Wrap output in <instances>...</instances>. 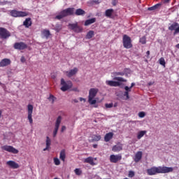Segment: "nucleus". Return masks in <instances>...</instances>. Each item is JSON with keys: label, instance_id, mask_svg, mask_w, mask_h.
Here are the masks:
<instances>
[{"label": "nucleus", "instance_id": "obj_1", "mask_svg": "<svg viewBox=\"0 0 179 179\" xmlns=\"http://www.w3.org/2000/svg\"><path fill=\"white\" fill-rule=\"evenodd\" d=\"M174 171V169L172 167L167 166H153L150 169H147V174L148 176H155L159 173H169Z\"/></svg>", "mask_w": 179, "mask_h": 179}, {"label": "nucleus", "instance_id": "obj_2", "mask_svg": "<svg viewBox=\"0 0 179 179\" xmlns=\"http://www.w3.org/2000/svg\"><path fill=\"white\" fill-rule=\"evenodd\" d=\"M75 13V8H67L66 9L62 10L59 15L55 16V19L58 20H61L62 19L68 16L73 15Z\"/></svg>", "mask_w": 179, "mask_h": 179}, {"label": "nucleus", "instance_id": "obj_3", "mask_svg": "<svg viewBox=\"0 0 179 179\" xmlns=\"http://www.w3.org/2000/svg\"><path fill=\"white\" fill-rule=\"evenodd\" d=\"M113 80H117V81L107 80V81H106V84L110 87H120L122 85L121 83H120V82H123V83L127 82V79H125L122 77H120V76L114 77Z\"/></svg>", "mask_w": 179, "mask_h": 179}, {"label": "nucleus", "instance_id": "obj_4", "mask_svg": "<svg viewBox=\"0 0 179 179\" xmlns=\"http://www.w3.org/2000/svg\"><path fill=\"white\" fill-rule=\"evenodd\" d=\"M99 92L98 88H90L89 91L88 103L90 105H94L96 103V99H94Z\"/></svg>", "mask_w": 179, "mask_h": 179}, {"label": "nucleus", "instance_id": "obj_5", "mask_svg": "<svg viewBox=\"0 0 179 179\" xmlns=\"http://www.w3.org/2000/svg\"><path fill=\"white\" fill-rule=\"evenodd\" d=\"M123 47L126 49H131L133 48L131 38L127 34H124L122 37Z\"/></svg>", "mask_w": 179, "mask_h": 179}, {"label": "nucleus", "instance_id": "obj_6", "mask_svg": "<svg viewBox=\"0 0 179 179\" xmlns=\"http://www.w3.org/2000/svg\"><path fill=\"white\" fill-rule=\"evenodd\" d=\"M60 85H62L60 90L62 92H66L73 87L72 81H65L64 78H61Z\"/></svg>", "mask_w": 179, "mask_h": 179}, {"label": "nucleus", "instance_id": "obj_7", "mask_svg": "<svg viewBox=\"0 0 179 179\" xmlns=\"http://www.w3.org/2000/svg\"><path fill=\"white\" fill-rule=\"evenodd\" d=\"M10 15L11 17L17 18V17H24L29 15V13L26 11L17 10H11L10 11Z\"/></svg>", "mask_w": 179, "mask_h": 179}, {"label": "nucleus", "instance_id": "obj_8", "mask_svg": "<svg viewBox=\"0 0 179 179\" xmlns=\"http://www.w3.org/2000/svg\"><path fill=\"white\" fill-rule=\"evenodd\" d=\"M69 27L70 29L73 30L76 33H81L83 30V27L78 25V22L76 23H69Z\"/></svg>", "mask_w": 179, "mask_h": 179}, {"label": "nucleus", "instance_id": "obj_9", "mask_svg": "<svg viewBox=\"0 0 179 179\" xmlns=\"http://www.w3.org/2000/svg\"><path fill=\"white\" fill-rule=\"evenodd\" d=\"M34 110L33 105H27V119L30 124H33L32 114Z\"/></svg>", "mask_w": 179, "mask_h": 179}, {"label": "nucleus", "instance_id": "obj_10", "mask_svg": "<svg viewBox=\"0 0 179 179\" xmlns=\"http://www.w3.org/2000/svg\"><path fill=\"white\" fill-rule=\"evenodd\" d=\"M62 121V116H59L58 117H57L55 124V129H54V131H53V137H56V136L58 133V131H59V129Z\"/></svg>", "mask_w": 179, "mask_h": 179}, {"label": "nucleus", "instance_id": "obj_11", "mask_svg": "<svg viewBox=\"0 0 179 179\" xmlns=\"http://www.w3.org/2000/svg\"><path fill=\"white\" fill-rule=\"evenodd\" d=\"M169 30L171 31H174L173 35L179 34V24L177 22H174L169 27Z\"/></svg>", "mask_w": 179, "mask_h": 179}, {"label": "nucleus", "instance_id": "obj_12", "mask_svg": "<svg viewBox=\"0 0 179 179\" xmlns=\"http://www.w3.org/2000/svg\"><path fill=\"white\" fill-rule=\"evenodd\" d=\"M15 50H23L27 48V45L24 42H16L13 45Z\"/></svg>", "mask_w": 179, "mask_h": 179}, {"label": "nucleus", "instance_id": "obj_13", "mask_svg": "<svg viewBox=\"0 0 179 179\" xmlns=\"http://www.w3.org/2000/svg\"><path fill=\"white\" fill-rule=\"evenodd\" d=\"M1 149L4 151H7L8 152L13 153L14 155L19 153V150H16L13 146L4 145V146L1 147Z\"/></svg>", "mask_w": 179, "mask_h": 179}, {"label": "nucleus", "instance_id": "obj_14", "mask_svg": "<svg viewBox=\"0 0 179 179\" xmlns=\"http://www.w3.org/2000/svg\"><path fill=\"white\" fill-rule=\"evenodd\" d=\"M0 36L2 39H6L10 36V33L6 29L0 27Z\"/></svg>", "mask_w": 179, "mask_h": 179}, {"label": "nucleus", "instance_id": "obj_15", "mask_svg": "<svg viewBox=\"0 0 179 179\" xmlns=\"http://www.w3.org/2000/svg\"><path fill=\"white\" fill-rule=\"evenodd\" d=\"M109 159L111 163L117 164V162H119L122 159V156L121 155H111L110 156Z\"/></svg>", "mask_w": 179, "mask_h": 179}, {"label": "nucleus", "instance_id": "obj_16", "mask_svg": "<svg viewBox=\"0 0 179 179\" xmlns=\"http://www.w3.org/2000/svg\"><path fill=\"white\" fill-rule=\"evenodd\" d=\"M78 72V69L77 67H74L72 69H70L69 71H66V75L68 78H71L74 76H76Z\"/></svg>", "mask_w": 179, "mask_h": 179}, {"label": "nucleus", "instance_id": "obj_17", "mask_svg": "<svg viewBox=\"0 0 179 179\" xmlns=\"http://www.w3.org/2000/svg\"><path fill=\"white\" fill-rule=\"evenodd\" d=\"M11 64V60L9 58H3L0 61V67H6Z\"/></svg>", "mask_w": 179, "mask_h": 179}, {"label": "nucleus", "instance_id": "obj_18", "mask_svg": "<svg viewBox=\"0 0 179 179\" xmlns=\"http://www.w3.org/2000/svg\"><path fill=\"white\" fill-rule=\"evenodd\" d=\"M114 14V9L113 8H109L106 10L105 11V16L106 17H108L110 19H114L115 16L113 15Z\"/></svg>", "mask_w": 179, "mask_h": 179}, {"label": "nucleus", "instance_id": "obj_19", "mask_svg": "<svg viewBox=\"0 0 179 179\" xmlns=\"http://www.w3.org/2000/svg\"><path fill=\"white\" fill-rule=\"evenodd\" d=\"M6 165H8L10 168L13 169L20 168V165L17 163L15 162L14 161H8L6 162Z\"/></svg>", "mask_w": 179, "mask_h": 179}, {"label": "nucleus", "instance_id": "obj_20", "mask_svg": "<svg viewBox=\"0 0 179 179\" xmlns=\"http://www.w3.org/2000/svg\"><path fill=\"white\" fill-rule=\"evenodd\" d=\"M32 25V21L31 17H27L23 21V26H24L25 28H29Z\"/></svg>", "mask_w": 179, "mask_h": 179}, {"label": "nucleus", "instance_id": "obj_21", "mask_svg": "<svg viewBox=\"0 0 179 179\" xmlns=\"http://www.w3.org/2000/svg\"><path fill=\"white\" fill-rule=\"evenodd\" d=\"M142 158H143V152L138 151L135 155L134 160L136 163H137V162H139L142 159Z\"/></svg>", "mask_w": 179, "mask_h": 179}, {"label": "nucleus", "instance_id": "obj_22", "mask_svg": "<svg viewBox=\"0 0 179 179\" xmlns=\"http://www.w3.org/2000/svg\"><path fill=\"white\" fill-rule=\"evenodd\" d=\"M162 6V3H156L155 5L151 6V7H148V10L149 11H154L158 9H160V8Z\"/></svg>", "mask_w": 179, "mask_h": 179}, {"label": "nucleus", "instance_id": "obj_23", "mask_svg": "<svg viewBox=\"0 0 179 179\" xmlns=\"http://www.w3.org/2000/svg\"><path fill=\"white\" fill-rule=\"evenodd\" d=\"M96 22V17H92V18H91V19L86 20L85 21L84 25H85V27H87V26H89V25H91V24L95 23Z\"/></svg>", "mask_w": 179, "mask_h": 179}, {"label": "nucleus", "instance_id": "obj_24", "mask_svg": "<svg viewBox=\"0 0 179 179\" xmlns=\"http://www.w3.org/2000/svg\"><path fill=\"white\" fill-rule=\"evenodd\" d=\"M122 150H123V145L122 144L115 145L112 148V151H113L114 152H119Z\"/></svg>", "mask_w": 179, "mask_h": 179}, {"label": "nucleus", "instance_id": "obj_25", "mask_svg": "<svg viewBox=\"0 0 179 179\" xmlns=\"http://www.w3.org/2000/svg\"><path fill=\"white\" fill-rule=\"evenodd\" d=\"M114 134L112 132L108 133L104 136V141L109 142L113 138Z\"/></svg>", "mask_w": 179, "mask_h": 179}, {"label": "nucleus", "instance_id": "obj_26", "mask_svg": "<svg viewBox=\"0 0 179 179\" xmlns=\"http://www.w3.org/2000/svg\"><path fill=\"white\" fill-rule=\"evenodd\" d=\"M84 163H88L91 166H94L95 165V163L94 162V158L92 157H89L85 159Z\"/></svg>", "mask_w": 179, "mask_h": 179}, {"label": "nucleus", "instance_id": "obj_27", "mask_svg": "<svg viewBox=\"0 0 179 179\" xmlns=\"http://www.w3.org/2000/svg\"><path fill=\"white\" fill-rule=\"evenodd\" d=\"M86 12L82 8H78L76 10L75 15L77 16L84 15H85Z\"/></svg>", "mask_w": 179, "mask_h": 179}, {"label": "nucleus", "instance_id": "obj_28", "mask_svg": "<svg viewBox=\"0 0 179 179\" xmlns=\"http://www.w3.org/2000/svg\"><path fill=\"white\" fill-rule=\"evenodd\" d=\"M94 31H93V30H90L87 33V34H86V36H85V38H86V39H91V38H92L94 36Z\"/></svg>", "mask_w": 179, "mask_h": 179}, {"label": "nucleus", "instance_id": "obj_29", "mask_svg": "<svg viewBox=\"0 0 179 179\" xmlns=\"http://www.w3.org/2000/svg\"><path fill=\"white\" fill-rule=\"evenodd\" d=\"M124 90L126 91L124 92V96L127 97V99H129V92H131V90H130L129 87H124Z\"/></svg>", "mask_w": 179, "mask_h": 179}, {"label": "nucleus", "instance_id": "obj_30", "mask_svg": "<svg viewBox=\"0 0 179 179\" xmlns=\"http://www.w3.org/2000/svg\"><path fill=\"white\" fill-rule=\"evenodd\" d=\"M59 159H60L62 162H65V159H66V151H65V150H62L60 152V154H59Z\"/></svg>", "mask_w": 179, "mask_h": 179}, {"label": "nucleus", "instance_id": "obj_31", "mask_svg": "<svg viewBox=\"0 0 179 179\" xmlns=\"http://www.w3.org/2000/svg\"><path fill=\"white\" fill-rule=\"evenodd\" d=\"M42 34L45 38H48L51 35L50 31L48 29H43Z\"/></svg>", "mask_w": 179, "mask_h": 179}, {"label": "nucleus", "instance_id": "obj_32", "mask_svg": "<svg viewBox=\"0 0 179 179\" xmlns=\"http://www.w3.org/2000/svg\"><path fill=\"white\" fill-rule=\"evenodd\" d=\"M146 134L147 131H139L137 134V139L141 140Z\"/></svg>", "mask_w": 179, "mask_h": 179}, {"label": "nucleus", "instance_id": "obj_33", "mask_svg": "<svg viewBox=\"0 0 179 179\" xmlns=\"http://www.w3.org/2000/svg\"><path fill=\"white\" fill-rule=\"evenodd\" d=\"M54 29H55V31L57 33L60 32L61 30L62 29V24H56Z\"/></svg>", "mask_w": 179, "mask_h": 179}, {"label": "nucleus", "instance_id": "obj_34", "mask_svg": "<svg viewBox=\"0 0 179 179\" xmlns=\"http://www.w3.org/2000/svg\"><path fill=\"white\" fill-rule=\"evenodd\" d=\"M101 139V136L100 135L99 136H93L92 137V140H91V142H98Z\"/></svg>", "mask_w": 179, "mask_h": 179}, {"label": "nucleus", "instance_id": "obj_35", "mask_svg": "<svg viewBox=\"0 0 179 179\" xmlns=\"http://www.w3.org/2000/svg\"><path fill=\"white\" fill-rule=\"evenodd\" d=\"M139 43H141L142 45L146 44V43H147V41H146V36H143L141 38H140Z\"/></svg>", "mask_w": 179, "mask_h": 179}, {"label": "nucleus", "instance_id": "obj_36", "mask_svg": "<svg viewBox=\"0 0 179 179\" xmlns=\"http://www.w3.org/2000/svg\"><path fill=\"white\" fill-rule=\"evenodd\" d=\"M48 99L51 102L52 104H54L55 100H57V98H55L54 95H50Z\"/></svg>", "mask_w": 179, "mask_h": 179}, {"label": "nucleus", "instance_id": "obj_37", "mask_svg": "<svg viewBox=\"0 0 179 179\" xmlns=\"http://www.w3.org/2000/svg\"><path fill=\"white\" fill-rule=\"evenodd\" d=\"M159 64H160L162 66L166 67V60H165L164 57H161V58L159 59Z\"/></svg>", "mask_w": 179, "mask_h": 179}, {"label": "nucleus", "instance_id": "obj_38", "mask_svg": "<svg viewBox=\"0 0 179 179\" xmlns=\"http://www.w3.org/2000/svg\"><path fill=\"white\" fill-rule=\"evenodd\" d=\"M45 145L47 148H50L51 145V140L48 136L46 137Z\"/></svg>", "mask_w": 179, "mask_h": 179}, {"label": "nucleus", "instance_id": "obj_39", "mask_svg": "<svg viewBox=\"0 0 179 179\" xmlns=\"http://www.w3.org/2000/svg\"><path fill=\"white\" fill-rule=\"evenodd\" d=\"M74 173H75V174L77 175V176H80V175H82L83 171H81L80 169H76L74 170Z\"/></svg>", "mask_w": 179, "mask_h": 179}, {"label": "nucleus", "instance_id": "obj_40", "mask_svg": "<svg viewBox=\"0 0 179 179\" xmlns=\"http://www.w3.org/2000/svg\"><path fill=\"white\" fill-rule=\"evenodd\" d=\"M135 176V172L133 171H129V173H128V177L129 178H134Z\"/></svg>", "mask_w": 179, "mask_h": 179}, {"label": "nucleus", "instance_id": "obj_41", "mask_svg": "<svg viewBox=\"0 0 179 179\" xmlns=\"http://www.w3.org/2000/svg\"><path fill=\"white\" fill-rule=\"evenodd\" d=\"M124 75H125L124 72H115L114 73V76H124Z\"/></svg>", "mask_w": 179, "mask_h": 179}, {"label": "nucleus", "instance_id": "obj_42", "mask_svg": "<svg viewBox=\"0 0 179 179\" xmlns=\"http://www.w3.org/2000/svg\"><path fill=\"white\" fill-rule=\"evenodd\" d=\"M54 163L55 165L59 166L60 164V161L57 158H54Z\"/></svg>", "mask_w": 179, "mask_h": 179}, {"label": "nucleus", "instance_id": "obj_43", "mask_svg": "<svg viewBox=\"0 0 179 179\" xmlns=\"http://www.w3.org/2000/svg\"><path fill=\"white\" fill-rule=\"evenodd\" d=\"M138 117L140 118H143L145 117V112H139Z\"/></svg>", "mask_w": 179, "mask_h": 179}, {"label": "nucleus", "instance_id": "obj_44", "mask_svg": "<svg viewBox=\"0 0 179 179\" xmlns=\"http://www.w3.org/2000/svg\"><path fill=\"white\" fill-rule=\"evenodd\" d=\"M171 0H163L161 2H159L160 3H162V6L163 4H167L171 2Z\"/></svg>", "mask_w": 179, "mask_h": 179}, {"label": "nucleus", "instance_id": "obj_45", "mask_svg": "<svg viewBox=\"0 0 179 179\" xmlns=\"http://www.w3.org/2000/svg\"><path fill=\"white\" fill-rule=\"evenodd\" d=\"M105 107L106 108H111L113 107V103H106L105 104Z\"/></svg>", "mask_w": 179, "mask_h": 179}, {"label": "nucleus", "instance_id": "obj_46", "mask_svg": "<svg viewBox=\"0 0 179 179\" xmlns=\"http://www.w3.org/2000/svg\"><path fill=\"white\" fill-rule=\"evenodd\" d=\"M117 3H118L117 0H113V1H112V5H113V6H116L117 4Z\"/></svg>", "mask_w": 179, "mask_h": 179}, {"label": "nucleus", "instance_id": "obj_47", "mask_svg": "<svg viewBox=\"0 0 179 179\" xmlns=\"http://www.w3.org/2000/svg\"><path fill=\"white\" fill-rule=\"evenodd\" d=\"M20 62L22 63H24L26 62V59H25V57L24 56H22L21 58H20Z\"/></svg>", "mask_w": 179, "mask_h": 179}, {"label": "nucleus", "instance_id": "obj_48", "mask_svg": "<svg viewBox=\"0 0 179 179\" xmlns=\"http://www.w3.org/2000/svg\"><path fill=\"white\" fill-rule=\"evenodd\" d=\"M136 85L135 83H131V86L129 87V90H131V89Z\"/></svg>", "mask_w": 179, "mask_h": 179}, {"label": "nucleus", "instance_id": "obj_49", "mask_svg": "<svg viewBox=\"0 0 179 179\" xmlns=\"http://www.w3.org/2000/svg\"><path fill=\"white\" fill-rule=\"evenodd\" d=\"M66 126H62L61 129V132L63 133L64 131H66Z\"/></svg>", "mask_w": 179, "mask_h": 179}, {"label": "nucleus", "instance_id": "obj_50", "mask_svg": "<svg viewBox=\"0 0 179 179\" xmlns=\"http://www.w3.org/2000/svg\"><path fill=\"white\" fill-rule=\"evenodd\" d=\"M146 55H147V57L149 58V56L150 55V50H148L146 52Z\"/></svg>", "mask_w": 179, "mask_h": 179}, {"label": "nucleus", "instance_id": "obj_51", "mask_svg": "<svg viewBox=\"0 0 179 179\" xmlns=\"http://www.w3.org/2000/svg\"><path fill=\"white\" fill-rule=\"evenodd\" d=\"M72 91H73V92H80L79 90H78V88H73V89H72Z\"/></svg>", "mask_w": 179, "mask_h": 179}, {"label": "nucleus", "instance_id": "obj_52", "mask_svg": "<svg viewBox=\"0 0 179 179\" xmlns=\"http://www.w3.org/2000/svg\"><path fill=\"white\" fill-rule=\"evenodd\" d=\"M155 84V83H152V81H150V83H148V86H152Z\"/></svg>", "mask_w": 179, "mask_h": 179}, {"label": "nucleus", "instance_id": "obj_53", "mask_svg": "<svg viewBox=\"0 0 179 179\" xmlns=\"http://www.w3.org/2000/svg\"><path fill=\"white\" fill-rule=\"evenodd\" d=\"M80 101H86V99H85V98H79Z\"/></svg>", "mask_w": 179, "mask_h": 179}, {"label": "nucleus", "instance_id": "obj_54", "mask_svg": "<svg viewBox=\"0 0 179 179\" xmlns=\"http://www.w3.org/2000/svg\"><path fill=\"white\" fill-rule=\"evenodd\" d=\"M93 2L95 3H99V0H93Z\"/></svg>", "mask_w": 179, "mask_h": 179}, {"label": "nucleus", "instance_id": "obj_55", "mask_svg": "<svg viewBox=\"0 0 179 179\" xmlns=\"http://www.w3.org/2000/svg\"><path fill=\"white\" fill-rule=\"evenodd\" d=\"M73 102L74 103H78V99H73Z\"/></svg>", "mask_w": 179, "mask_h": 179}, {"label": "nucleus", "instance_id": "obj_56", "mask_svg": "<svg viewBox=\"0 0 179 179\" xmlns=\"http://www.w3.org/2000/svg\"><path fill=\"white\" fill-rule=\"evenodd\" d=\"M94 148H97V147H98V145H93V146H92Z\"/></svg>", "mask_w": 179, "mask_h": 179}, {"label": "nucleus", "instance_id": "obj_57", "mask_svg": "<svg viewBox=\"0 0 179 179\" xmlns=\"http://www.w3.org/2000/svg\"><path fill=\"white\" fill-rule=\"evenodd\" d=\"M50 148H48V146H46V148L45 149H43V151H46L49 149Z\"/></svg>", "mask_w": 179, "mask_h": 179}, {"label": "nucleus", "instance_id": "obj_58", "mask_svg": "<svg viewBox=\"0 0 179 179\" xmlns=\"http://www.w3.org/2000/svg\"><path fill=\"white\" fill-rule=\"evenodd\" d=\"M176 48H178V49H179V43H178V44L176 45Z\"/></svg>", "mask_w": 179, "mask_h": 179}, {"label": "nucleus", "instance_id": "obj_59", "mask_svg": "<svg viewBox=\"0 0 179 179\" xmlns=\"http://www.w3.org/2000/svg\"><path fill=\"white\" fill-rule=\"evenodd\" d=\"M1 115H2V111L0 110V118L1 117Z\"/></svg>", "mask_w": 179, "mask_h": 179}, {"label": "nucleus", "instance_id": "obj_60", "mask_svg": "<svg viewBox=\"0 0 179 179\" xmlns=\"http://www.w3.org/2000/svg\"><path fill=\"white\" fill-rule=\"evenodd\" d=\"M123 179H129V178H123Z\"/></svg>", "mask_w": 179, "mask_h": 179}, {"label": "nucleus", "instance_id": "obj_61", "mask_svg": "<svg viewBox=\"0 0 179 179\" xmlns=\"http://www.w3.org/2000/svg\"><path fill=\"white\" fill-rule=\"evenodd\" d=\"M54 179H58L57 178H54Z\"/></svg>", "mask_w": 179, "mask_h": 179}, {"label": "nucleus", "instance_id": "obj_62", "mask_svg": "<svg viewBox=\"0 0 179 179\" xmlns=\"http://www.w3.org/2000/svg\"><path fill=\"white\" fill-rule=\"evenodd\" d=\"M108 179H110V178H108Z\"/></svg>", "mask_w": 179, "mask_h": 179}]
</instances>
